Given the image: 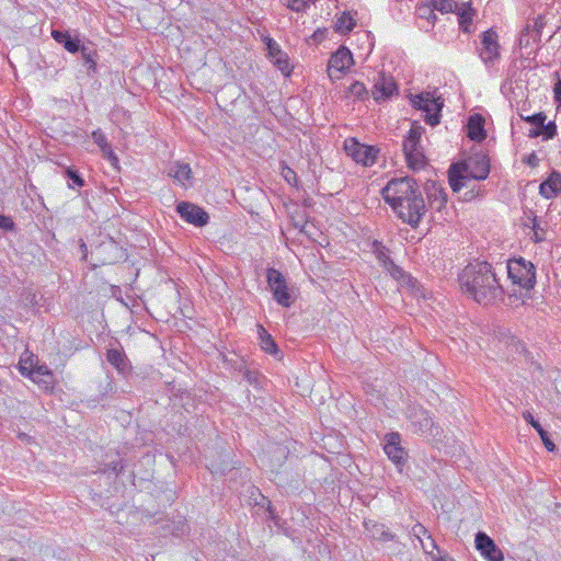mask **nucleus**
Instances as JSON below:
<instances>
[{
  "mask_svg": "<svg viewBox=\"0 0 561 561\" xmlns=\"http://www.w3.org/2000/svg\"><path fill=\"white\" fill-rule=\"evenodd\" d=\"M461 289L480 305L503 300L504 290L488 262L467 265L458 277Z\"/></svg>",
  "mask_w": 561,
  "mask_h": 561,
  "instance_id": "nucleus-1",
  "label": "nucleus"
},
{
  "mask_svg": "<svg viewBox=\"0 0 561 561\" xmlns=\"http://www.w3.org/2000/svg\"><path fill=\"white\" fill-rule=\"evenodd\" d=\"M490 159L483 152H474L466 160L453 163L448 170V181L451 190L458 193L467 187L471 180L483 181L490 173Z\"/></svg>",
  "mask_w": 561,
  "mask_h": 561,
  "instance_id": "nucleus-2",
  "label": "nucleus"
},
{
  "mask_svg": "<svg viewBox=\"0 0 561 561\" xmlns=\"http://www.w3.org/2000/svg\"><path fill=\"white\" fill-rule=\"evenodd\" d=\"M424 131V127L417 123H413L408 136L403 141V152L408 165L413 170H419L426 164V157L421 145V137Z\"/></svg>",
  "mask_w": 561,
  "mask_h": 561,
  "instance_id": "nucleus-3",
  "label": "nucleus"
},
{
  "mask_svg": "<svg viewBox=\"0 0 561 561\" xmlns=\"http://www.w3.org/2000/svg\"><path fill=\"white\" fill-rule=\"evenodd\" d=\"M419 190L420 186L413 178H394L382 188L381 194L385 202L393 208Z\"/></svg>",
  "mask_w": 561,
  "mask_h": 561,
  "instance_id": "nucleus-4",
  "label": "nucleus"
},
{
  "mask_svg": "<svg viewBox=\"0 0 561 561\" xmlns=\"http://www.w3.org/2000/svg\"><path fill=\"white\" fill-rule=\"evenodd\" d=\"M392 209L403 222L416 228L426 213V204L419 190Z\"/></svg>",
  "mask_w": 561,
  "mask_h": 561,
  "instance_id": "nucleus-5",
  "label": "nucleus"
},
{
  "mask_svg": "<svg viewBox=\"0 0 561 561\" xmlns=\"http://www.w3.org/2000/svg\"><path fill=\"white\" fill-rule=\"evenodd\" d=\"M508 277L513 284L524 289H533L536 284V267L524 257L513 259L506 265Z\"/></svg>",
  "mask_w": 561,
  "mask_h": 561,
  "instance_id": "nucleus-6",
  "label": "nucleus"
},
{
  "mask_svg": "<svg viewBox=\"0 0 561 561\" xmlns=\"http://www.w3.org/2000/svg\"><path fill=\"white\" fill-rule=\"evenodd\" d=\"M412 105L424 112V121L426 124L431 126H436L440 122V111L444 106V102L440 98H434V95L430 92H423L420 94L413 95L411 99Z\"/></svg>",
  "mask_w": 561,
  "mask_h": 561,
  "instance_id": "nucleus-7",
  "label": "nucleus"
},
{
  "mask_svg": "<svg viewBox=\"0 0 561 561\" xmlns=\"http://www.w3.org/2000/svg\"><path fill=\"white\" fill-rule=\"evenodd\" d=\"M266 278L268 287L271 288L273 297L277 304L286 308L290 307L294 304V298L283 274L272 267L267 270Z\"/></svg>",
  "mask_w": 561,
  "mask_h": 561,
  "instance_id": "nucleus-8",
  "label": "nucleus"
},
{
  "mask_svg": "<svg viewBox=\"0 0 561 561\" xmlns=\"http://www.w3.org/2000/svg\"><path fill=\"white\" fill-rule=\"evenodd\" d=\"M412 431L416 434H432L434 421L430 412L420 405L411 404L405 412Z\"/></svg>",
  "mask_w": 561,
  "mask_h": 561,
  "instance_id": "nucleus-9",
  "label": "nucleus"
},
{
  "mask_svg": "<svg viewBox=\"0 0 561 561\" xmlns=\"http://www.w3.org/2000/svg\"><path fill=\"white\" fill-rule=\"evenodd\" d=\"M344 150L354 161L369 167L376 162L378 149L358 142L355 138L344 141Z\"/></svg>",
  "mask_w": 561,
  "mask_h": 561,
  "instance_id": "nucleus-10",
  "label": "nucleus"
},
{
  "mask_svg": "<svg viewBox=\"0 0 561 561\" xmlns=\"http://www.w3.org/2000/svg\"><path fill=\"white\" fill-rule=\"evenodd\" d=\"M353 62L354 60L351 50L345 46H340L329 59L327 68L328 76L331 80H340Z\"/></svg>",
  "mask_w": 561,
  "mask_h": 561,
  "instance_id": "nucleus-11",
  "label": "nucleus"
},
{
  "mask_svg": "<svg viewBox=\"0 0 561 561\" xmlns=\"http://www.w3.org/2000/svg\"><path fill=\"white\" fill-rule=\"evenodd\" d=\"M497 37V33L493 28H489L481 34V47L478 51L486 66L493 65L501 56Z\"/></svg>",
  "mask_w": 561,
  "mask_h": 561,
  "instance_id": "nucleus-12",
  "label": "nucleus"
},
{
  "mask_svg": "<svg viewBox=\"0 0 561 561\" xmlns=\"http://www.w3.org/2000/svg\"><path fill=\"white\" fill-rule=\"evenodd\" d=\"M383 450L388 458L398 467L402 468L405 465L408 453L401 446V436L397 432L388 433L385 436Z\"/></svg>",
  "mask_w": 561,
  "mask_h": 561,
  "instance_id": "nucleus-13",
  "label": "nucleus"
},
{
  "mask_svg": "<svg viewBox=\"0 0 561 561\" xmlns=\"http://www.w3.org/2000/svg\"><path fill=\"white\" fill-rule=\"evenodd\" d=\"M176 211L182 219L196 227H204L208 224V214L202 207L190 202H180L176 205Z\"/></svg>",
  "mask_w": 561,
  "mask_h": 561,
  "instance_id": "nucleus-14",
  "label": "nucleus"
},
{
  "mask_svg": "<svg viewBox=\"0 0 561 561\" xmlns=\"http://www.w3.org/2000/svg\"><path fill=\"white\" fill-rule=\"evenodd\" d=\"M476 548L488 561H503L504 556L494 540L483 531H478L474 539Z\"/></svg>",
  "mask_w": 561,
  "mask_h": 561,
  "instance_id": "nucleus-15",
  "label": "nucleus"
},
{
  "mask_svg": "<svg viewBox=\"0 0 561 561\" xmlns=\"http://www.w3.org/2000/svg\"><path fill=\"white\" fill-rule=\"evenodd\" d=\"M398 87L392 77H388L385 73H379L373 87V96L375 101L380 102L389 99L397 93Z\"/></svg>",
  "mask_w": 561,
  "mask_h": 561,
  "instance_id": "nucleus-16",
  "label": "nucleus"
},
{
  "mask_svg": "<svg viewBox=\"0 0 561 561\" xmlns=\"http://www.w3.org/2000/svg\"><path fill=\"white\" fill-rule=\"evenodd\" d=\"M106 360L118 371L121 375H127L131 370L129 359L127 358L123 347L118 344L117 347H110L106 351Z\"/></svg>",
  "mask_w": 561,
  "mask_h": 561,
  "instance_id": "nucleus-17",
  "label": "nucleus"
},
{
  "mask_svg": "<svg viewBox=\"0 0 561 561\" xmlns=\"http://www.w3.org/2000/svg\"><path fill=\"white\" fill-rule=\"evenodd\" d=\"M51 37L71 54L79 53L83 45L78 35H72L69 31L53 30Z\"/></svg>",
  "mask_w": 561,
  "mask_h": 561,
  "instance_id": "nucleus-18",
  "label": "nucleus"
},
{
  "mask_svg": "<svg viewBox=\"0 0 561 561\" xmlns=\"http://www.w3.org/2000/svg\"><path fill=\"white\" fill-rule=\"evenodd\" d=\"M539 193L547 199L561 194V174L553 171L543 182L540 183Z\"/></svg>",
  "mask_w": 561,
  "mask_h": 561,
  "instance_id": "nucleus-19",
  "label": "nucleus"
},
{
  "mask_svg": "<svg viewBox=\"0 0 561 561\" xmlns=\"http://www.w3.org/2000/svg\"><path fill=\"white\" fill-rule=\"evenodd\" d=\"M467 136L471 140L482 141L486 137V131L484 129V118L480 114H473L469 117L467 124Z\"/></svg>",
  "mask_w": 561,
  "mask_h": 561,
  "instance_id": "nucleus-20",
  "label": "nucleus"
},
{
  "mask_svg": "<svg viewBox=\"0 0 561 561\" xmlns=\"http://www.w3.org/2000/svg\"><path fill=\"white\" fill-rule=\"evenodd\" d=\"M365 528L369 536L375 540L392 541L396 539V535L392 534L383 524L369 520L365 523Z\"/></svg>",
  "mask_w": 561,
  "mask_h": 561,
  "instance_id": "nucleus-21",
  "label": "nucleus"
},
{
  "mask_svg": "<svg viewBox=\"0 0 561 561\" xmlns=\"http://www.w3.org/2000/svg\"><path fill=\"white\" fill-rule=\"evenodd\" d=\"M523 417L536 430L547 450L554 451L556 445L551 440L549 433L540 425L537 420L534 419L533 414L529 411H525L523 412Z\"/></svg>",
  "mask_w": 561,
  "mask_h": 561,
  "instance_id": "nucleus-22",
  "label": "nucleus"
},
{
  "mask_svg": "<svg viewBox=\"0 0 561 561\" xmlns=\"http://www.w3.org/2000/svg\"><path fill=\"white\" fill-rule=\"evenodd\" d=\"M53 380L54 375L45 364L35 366L32 381L39 385L43 389L48 390L53 388Z\"/></svg>",
  "mask_w": 561,
  "mask_h": 561,
  "instance_id": "nucleus-23",
  "label": "nucleus"
},
{
  "mask_svg": "<svg viewBox=\"0 0 561 561\" xmlns=\"http://www.w3.org/2000/svg\"><path fill=\"white\" fill-rule=\"evenodd\" d=\"M454 12L458 16V22L463 32H470V25L472 23V18L474 14V10L472 9L470 3H462L460 7L456 5Z\"/></svg>",
  "mask_w": 561,
  "mask_h": 561,
  "instance_id": "nucleus-24",
  "label": "nucleus"
},
{
  "mask_svg": "<svg viewBox=\"0 0 561 561\" xmlns=\"http://www.w3.org/2000/svg\"><path fill=\"white\" fill-rule=\"evenodd\" d=\"M257 333L261 348L267 354L277 355L279 353V348L272 335L264 329L263 325L257 324Z\"/></svg>",
  "mask_w": 561,
  "mask_h": 561,
  "instance_id": "nucleus-25",
  "label": "nucleus"
},
{
  "mask_svg": "<svg viewBox=\"0 0 561 561\" xmlns=\"http://www.w3.org/2000/svg\"><path fill=\"white\" fill-rule=\"evenodd\" d=\"M168 174L176 182L184 185L185 182L191 179L192 170L187 163L175 162L170 167Z\"/></svg>",
  "mask_w": 561,
  "mask_h": 561,
  "instance_id": "nucleus-26",
  "label": "nucleus"
},
{
  "mask_svg": "<svg viewBox=\"0 0 561 561\" xmlns=\"http://www.w3.org/2000/svg\"><path fill=\"white\" fill-rule=\"evenodd\" d=\"M377 259L393 277H399L403 274L402 268L394 264L385 252V249L377 251Z\"/></svg>",
  "mask_w": 561,
  "mask_h": 561,
  "instance_id": "nucleus-27",
  "label": "nucleus"
},
{
  "mask_svg": "<svg viewBox=\"0 0 561 561\" xmlns=\"http://www.w3.org/2000/svg\"><path fill=\"white\" fill-rule=\"evenodd\" d=\"M79 53L81 54V58L84 65L87 66L89 73L95 72L98 57L96 51L83 44L82 47L79 49Z\"/></svg>",
  "mask_w": 561,
  "mask_h": 561,
  "instance_id": "nucleus-28",
  "label": "nucleus"
},
{
  "mask_svg": "<svg viewBox=\"0 0 561 561\" xmlns=\"http://www.w3.org/2000/svg\"><path fill=\"white\" fill-rule=\"evenodd\" d=\"M37 365V359L34 358L33 355H30L26 358H21L19 363V371L22 376L30 378L31 380L34 377L35 366Z\"/></svg>",
  "mask_w": 561,
  "mask_h": 561,
  "instance_id": "nucleus-29",
  "label": "nucleus"
},
{
  "mask_svg": "<svg viewBox=\"0 0 561 561\" xmlns=\"http://www.w3.org/2000/svg\"><path fill=\"white\" fill-rule=\"evenodd\" d=\"M271 61L274 66L282 71V73L286 77H289L291 73V67L289 64L288 55L285 51L276 55Z\"/></svg>",
  "mask_w": 561,
  "mask_h": 561,
  "instance_id": "nucleus-30",
  "label": "nucleus"
},
{
  "mask_svg": "<svg viewBox=\"0 0 561 561\" xmlns=\"http://www.w3.org/2000/svg\"><path fill=\"white\" fill-rule=\"evenodd\" d=\"M64 175L70 181L68 186L73 188L75 186L82 187L85 185L84 179L81 174L72 167H67L64 170Z\"/></svg>",
  "mask_w": 561,
  "mask_h": 561,
  "instance_id": "nucleus-31",
  "label": "nucleus"
},
{
  "mask_svg": "<svg viewBox=\"0 0 561 561\" xmlns=\"http://www.w3.org/2000/svg\"><path fill=\"white\" fill-rule=\"evenodd\" d=\"M424 191L427 196V202H431L433 198H439V196H447L443 186L436 181H427L425 183Z\"/></svg>",
  "mask_w": 561,
  "mask_h": 561,
  "instance_id": "nucleus-32",
  "label": "nucleus"
},
{
  "mask_svg": "<svg viewBox=\"0 0 561 561\" xmlns=\"http://www.w3.org/2000/svg\"><path fill=\"white\" fill-rule=\"evenodd\" d=\"M355 24L354 19L348 13L344 12L335 23V31L346 34L354 28Z\"/></svg>",
  "mask_w": 561,
  "mask_h": 561,
  "instance_id": "nucleus-33",
  "label": "nucleus"
},
{
  "mask_svg": "<svg viewBox=\"0 0 561 561\" xmlns=\"http://www.w3.org/2000/svg\"><path fill=\"white\" fill-rule=\"evenodd\" d=\"M348 93L362 101L368 98V90L360 81H354L348 88Z\"/></svg>",
  "mask_w": 561,
  "mask_h": 561,
  "instance_id": "nucleus-34",
  "label": "nucleus"
},
{
  "mask_svg": "<svg viewBox=\"0 0 561 561\" xmlns=\"http://www.w3.org/2000/svg\"><path fill=\"white\" fill-rule=\"evenodd\" d=\"M103 473L113 474L114 477H117L122 471L124 470V465L122 463V460H112L104 465L102 469H100Z\"/></svg>",
  "mask_w": 561,
  "mask_h": 561,
  "instance_id": "nucleus-35",
  "label": "nucleus"
},
{
  "mask_svg": "<svg viewBox=\"0 0 561 561\" xmlns=\"http://www.w3.org/2000/svg\"><path fill=\"white\" fill-rule=\"evenodd\" d=\"M433 8L442 13L454 12L456 3L454 0H432Z\"/></svg>",
  "mask_w": 561,
  "mask_h": 561,
  "instance_id": "nucleus-36",
  "label": "nucleus"
},
{
  "mask_svg": "<svg viewBox=\"0 0 561 561\" xmlns=\"http://www.w3.org/2000/svg\"><path fill=\"white\" fill-rule=\"evenodd\" d=\"M290 10L296 12L305 11L313 0H282Z\"/></svg>",
  "mask_w": 561,
  "mask_h": 561,
  "instance_id": "nucleus-37",
  "label": "nucleus"
},
{
  "mask_svg": "<svg viewBox=\"0 0 561 561\" xmlns=\"http://www.w3.org/2000/svg\"><path fill=\"white\" fill-rule=\"evenodd\" d=\"M531 23V36L534 37V43L539 42L541 36V30L545 26L543 18L539 15L536 19H533Z\"/></svg>",
  "mask_w": 561,
  "mask_h": 561,
  "instance_id": "nucleus-38",
  "label": "nucleus"
},
{
  "mask_svg": "<svg viewBox=\"0 0 561 561\" xmlns=\"http://www.w3.org/2000/svg\"><path fill=\"white\" fill-rule=\"evenodd\" d=\"M93 141L100 147L103 153H106V150H110V144L106 140L105 135L100 129L92 133Z\"/></svg>",
  "mask_w": 561,
  "mask_h": 561,
  "instance_id": "nucleus-39",
  "label": "nucleus"
},
{
  "mask_svg": "<svg viewBox=\"0 0 561 561\" xmlns=\"http://www.w3.org/2000/svg\"><path fill=\"white\" fill-rule=\"evenodd\" d=\"M546 114L543 112L536 113L530 116H522V119L531 124L534 127H540L546 122Z\"/></svg>",
  "mask_w": 561,
  "mask_h": 561,
  "instance_id": "nucleus-40",
  "label": "nucleus"
},
{
  "mask_svg": "<svg viewBox=\"0 0 561 561\" xmlns=\"http://www.w3.org/2000/svg\"><path fill=\"white\" fill-rule=\"evenodd\" d=\"M411 533H412V535H413V536H414V537H415V538L421 542V545H422V547H423L424 551H425L426 553H432V551H430V550L427 549V547L424 545V542L422 541V538H421L422 536H424V535H426V534H427L426 528H425L423 525H421V524H415V525L412 527V531H411Z\"/></svg>",
  "mask_w": 561,
  "mask_h": 561,
  "instance_id": "nucleus-41",
  "label": "nucleus"
},
{
  "mask_svg": "<svg viewBox=\"0 0 561 561\" xmlns=\"http://www.w3.org/2000/svg\"><path fill=\"white\" fill-rule=\"evenodd\" d=\"M542 130V136L545 139H552L557 135V125L554 122H549L546 124V122L540 125Z\"/></svg>",
  "mask_w": 561,
  "mask_h": 561,
  "instance_id": "nucleus-42",
  "label": "nucleus"
},
{
  "mask_svg": "<svg viewBox=\"0 0 561 561\" xmlns=\"http://www.w3.org/2000/svg\"><path fill=\"white\" fill-rule=\"evenodd\" d=\"M531 26H533L531 21H528L527 24L525 25V27L523 28V31L520 32V35H519V46L520 47L529 46L528 35H531Z\"/></svg>",
  "mask_w": 561,
  "mask_h": 561,
  "instance_id": "nucleus-43",
  "label": "nucleus"
},
{
  "mask_svg": "<svg viewBox=\"0 0 561 561\" xmlns=\"http://www.w3.org/2000/svg\"><path fill=\"white\" fill-rule=\"evenodd\" d=\"M266 49H267V56H268L270 60L283 51L280 49L279 45L272 38H267Z\"/></svg>",
  "mask_w": 561,
  "mask_h": 561,
  "instance_id": "nucleus-44",
  "label": "nucleus"
},
{
  "mask_svg": "<svg viewBox=\"0 0 561 561\" xmlns=\"http://www.w3.org/2000/svg\"><path fill=\"white\" fill-rule=\"evenodd\" d=\"M447 204V196H439V198H433L428 202V207L435 211H442Z\"/></svg>",
  "mask_w": 561,
  "mask_h": 561,
  "instance_id": "nucleus-45",
  "label": "nucleus"
},
{
  "mask_svg": "<svg viewBox=\"0 0 561 561\" xmlns=\"http://www.w3.org/2000/svg\"><path fill=\"white\" fill-rule=\"evenodd\" d=\"M0 229L4 231H13L15 229L13 219L9 216L0 214Z\"/></svg>",
  "mask_w": 561,
  "mask_h": 561,
  "instance_id": "nucleus-46",
  "label": "nucleus"
},
{
  "mask_svg": "<svg viewBox=\"0 0 561 561\" xmlns=\"http://www.w3.org/2000/svg\"><path fill=\"white\" fill-rule=\"evenodd\" d=\"M533 230H534L535 242H541L545 240L546 231H545V229L539 227L536 217L533 219Z\"/></svg>",
  "mask_w": 561,
  "mask_h": 561,
  "instance_id": "nucleus-47",
  "label": "nucleus"
},
{
  "mask_svg": "<svg viewBox=\"0 0 561 561\" xmlns=\"http://www.w3.org/2000/svg\"><path fill=\"white\" fill-rule=\"evenodd\" d=\"M282 173L287 183L295 185L297 184V174L293 169H290L289 167H285Z\"/></svg>",
  "mask_w": 561,
  "mask_h": 561,
  "instance_id": "nucleus-48",
  "label": "nucleus"
},
{
  "mask_svg": "<svg viewBox=\"0 0 561 561\" xmlns=\"http://www.w3.org/2000/svg\"><path fill=\"white\" fill-rule=\"evenodd\" d=\"M243 379L247 380L250 385H257L260 379V374L257 371H252L245 369L242 373Z\"/></svg>",
  "mask_w": 561,
  "mask_h": 561,
  "instance_id": "nucleus-49",
  "label": "nucleus"
},
{
  "mask_svg": "<svg viewBox=\"0 0 561 561\" xmlns=\"http://www.w3.org/2000/svg\"><path fill=\"white\" fill-rule=\"evenodd\" d=\"M556 76H557L558 80L553 87L554 100H556V102L559 103V105H561V78L559 76V72H556Z\"/></svg>",
  "mask_w": 561,
  "mask_h": 561,
  "instance_id": "nucleus-50",
  "label": "nucleus"
},
{
  "mask_svg": "<svg viewBox=\"0 0 561 561\" xmlns=\"http://www.w3.org/2000/svg\"><path fill=\"white\" fill-rule=\"evenodd\" d=\"M482 194H483V192H482L480 186L477 190L473 187L470 191L465 193L463 199L465 201H471V199H473V198H476V197H478V196H480Z\"/></svg>",
  "mask_w": 561,
  "mask_h": 561,
  "instance_id": "nucleus-51",
  "label": "nucleus"
},
{
  "mask_svg": "<svg viewBox=\"0 0 561 561\" xmlns=\"http://www.w3.org/2000/svg\"><path fill=\"white\" fill-rule=\"evenodd\" d=\"M327 28H317L312 34V39L316 43H321L327 36Z\"/></svg>",
  "mask_w": 561,
  "mask_h": 561,
  "instance_id": "nucleus-52",
  "label": "nucleus"
},
{
  "mask_svg": "<svg viewBox=\"0 0 561 561\" xmlns=\"http://www.w3.org/2000/svg\"><path fill=\"white\" fill-rule=\"evenodd\" d=\"M103 156L108 160L111 161L112 163L114 162H117L118 159L117 157L115 156V153L113 152L112 150V147L110 146V150H106V153H103Z\"/></svg>",
  "mask_w": 561,
  "mask_h": 561,
  "instance_id": "nucleus-53",
  "label": "nucleus"
},
{
  "mask_svg": "<svg viewBox=\"0 0 561 561\" xmlns=\"http://www.w3.org/2000/svg\"><path fill=\"white\" fill-rule=\"evenodd\" d=\"M541 134H542L541 127H537V126H535L534 128H531V129L529 130L528 136H529L530 138H536V137H539Z\"/></svg>",
  "mask_w": 561,
  "mask_h": 561,
  "instance_id": "nucleus-54",
  "label": "nucleus"
},
{
  "mask_svg": "<svg viewBox=\"0 0 561 561\" xmlns=\"http://www.w3.org/2000/svg\"><path fill=\"white\" fill-rule=\"evenodd\" d=\"M527 163L531 167H536L537 163H538V158L535 153H531L528 159H527Z\"/></svg>",
  "mask_w": 561,
  "mask_h": 561,
  "instance_id": "nucleus-55",
  "label": "nucleus"
},
{
  "mask_svg": "<svg viewBox=\"0 0 561 561\" xmlns=\"http://www.w3.org/2000/svg\"><path fill=\"white\" fill-rule=\"evenodd\" d=\"M267 511H268V518L270 519H275L276 518V514H275V510L271 506V502L267 501Z\"/></svg>",
  "mask_w": 561,
  "mask_h": 561,
  "instance_id": "nucleus-56",
  "label": "nucleus"
},
{
  "mask_svg": "<svg viewBox=\"0 0 561 561\" xmlns=\"http://www.w3.org/2000/svg\"><path fill=\"white\" fill-rule=\"evenodd\" d=\"M436 561H455V560L448 556H442Z\"/></svg>",
  "mask_w": 561,
  "mask_h": 561,
  "instance_id": "nucleus-57",
  "label": "nucleus"
},
{
  "mask_svg": "<svg viewBox=\"0 0 561 561\" xmlns=\"http://www.w3.org/2000/svg\"><path fill=\"white\" fill-rule=\"evenodd\" d=\"M430 539V545H431V548L432 549H437V545L436 542L434 541V539L431 537V535H428L427 537Z\"/></svg>",
  "mask_w": 561,
  "mask_h": 561,
  "instance_id": "nucleus-58",
  "label": "nucleus"
},
{
  "mask_svg": "<svg viewBox=\"0 0 561 561\" xmlns=\"http://www.w3.org/2000/svg\"><path fill=\"white\" fill-rule=\"evenodd\" d=\"M80 248H81V251L83 252L84 257H85L87 256V245H85V243L83 241H81Z\"/></svg>",
  "mask_w": 561,
  "mask_h": 561,
  "instance_id": "nucleus-59",
  "label": "nucleus"
},
{
  "mask_svg": "<svg viewBox=\"0 0 561 561\" xmlns=\"http://www.w3.org/2000/svg\"><path fill=\"white\" fill-rule=\"evenodd\" d=\"M425 10L430 12V15L427 16L428 20L430 19H436V15L433 13L432 10H430L428 8H425Z\"/></svg>",
  "mask_w": 561,
  "mask_h": 561,
  "instance_id": "nucleus-60",
  "label": "nucleus"
},
{
  "mask_svg": "<svg viewBox=\"0 0 561 561\" xmlns=\"http://www.w3.org/2000/svg\"><path fill=\"white\" fill-rule=\"evenodd\" d=\"M108 245L115 248L116 243L113 241V239H111L110 242H108Z\"/></svg>",
  "mask_w": 561,
  "mask_h": 561,
  "instance_id": "nucleus-61",
  "label": "nucleus"
},
{
  "mask_svg": "<svg viewBox=\"0 0 561 561\" xmlns=\"http://www.w3.org/2000/svg\"><path fill=\"white\" fill-rule=\"evenodd\" d=\"M8 561H25V560H23V559H19V558H12V559H10V560H8Z\"/></svg>",
  "mask_w": 561,
  "mask_h": 561,
  "instance_id": "nucleus-62",
  "label": "nucleus"
},
{
  "mask_svg": "<svg viewBox=\"0 0 561 561\" xmlns=\"http://www.w3.org/2000/svg\"><path fill=\"white\" fill-rule=\"evenodd\" d=\"M529 44L534 42V37L531 35H528Z\"/></svg>",
  "mask_w": 561,
  "mask_h": 561,
  "instance_id": "nucleus-63",
  "label": "nucleus"
}]
</instances>
